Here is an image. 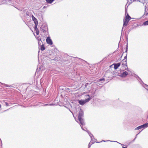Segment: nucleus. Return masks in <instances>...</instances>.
<instances>
[{
    "instance_id": "a211bd4d",
    "label": "nucleus",
    "mask_w": 148,
    "mask_h": 148,
    "mask_svg": "<svg viewBox=\"0 0 148 148\" xmlns=\"http://www.w3.org/2000/svg\"><path fill=\"white\" fill-rule=\"evenodd\" d=\"M142 86H143L145 89L148 90V86L146 84L144 83H142V84H141Z\"/></svg>"
},
{
    "instance_id": "f3484780",
    "label": "nucleus",
    "mask_w": 148,
    "mask_h": 148,
    "mask_svg": "<svg viewBox=\"0 0 148 148\" xmlns=\"http://www.w3.org/2000/svg\"><path fill=\"white\" fill-rule=\"evenodd\" d=\"M136 77L137 78V79L138 80V81L139 82L140 84H142V83H143V82L142 81L141 79L137 75H136Z\"/></svg>"
},
{
    "instance_id": "6ab92c4d",
    "label": "nucleus",
    "mask_w": 148,
    "mask_h": 148,
    "mask_svg": "<svg viewBox=\"0 0 148 148\" xmlns=\"http://www.w3.org/2000/svg\"><path fill=\"white\" fill-rule=\"evenodd\" d=\"M40 49L41 51H43L45 50V47L43 44H42V45L40 46Z\"/></svg>"
},
{
    "instance_id": "a18cd8bd",
    "label": "nucleus",
    "mask_w": 148,
    "mask_h": 148,
    "mask_svg": "<svg viewBox=\"0 0 148 148\" xmlns=\"http://www.w3.org/2000/svg\"><path fill=\"white\" fill-rule=\"evenodd\" d=\"M139 134V133H138V134H137L136 135V136H137V135H138Z\"/></svg>"
},
{
    "instance_id": "09e8293b",
    "label": "nucleus",
    "mask_w": 148,
    "mask_h": 148,
    "mask_svg": "<svg viewBox=\"0 0 148 148\" xmlns=\"http://www.w3.org/2000/svg\"><path fill=\"white\" fill-rule=\"evenodd\" d=\"M1 104H0V108H1Z\"/></svg>"
},
{
    "instance_id": "c756f323",
    "label": "nucleus",
    "mask_w": 148,
    "mask_h": 148,
    "mask_svg": "<svg viewBox=\"0 0 148 148\" xmlns=\"http://www.w3.org/2000/svg\"><path fill=\"white\" fill-rule=\"evenodd\" d=\"M59 58H55L54 59H53V60L55 61H58L59 60Z\"/></svg>"
},
{
    "instance_id": "c85d7f7f",
    "label": "nucleus",
    "mask_w": 148,
    "mask_h": 148,
    "mask_svg": "<svg viewBox=\"0 0 148 148\" xmlns=\"http://www.w3.org/2000/svg\"><path fill=\"white\" fill-rule=\"evenodd\" d=\"M36 31V33L37 35L39 34V31L38 29L35 30Z\"/></svg>"
},
{
    "instance_id": "5fc2aeb1",
    "label": "nucleus",
    "mask_w": 148,
    "mask_h": 148,
    "mask_svg": "<svg viewBox=\"0 0 148 148\" xmlns=\"http://www.w3.org/2000/svg\"><path fill=\"white\" fill-rule=\"evenodd\" d=\"M58 103V101L57 102Z\"/></svg>"
},
{
    "instance_id": "8fccbe9b",
    "label": "nucleus",
    "mask_w": 148,
    "mask_h": 148,
    "mask_svg": "<svg viewBox=\"0 0 148 148\" xmlns=\"http://www.w3.org/2000/svg\"><path fill=\"white\" fill-rule=\"evenodd\" d=\"M16 8L17 9H18V10H19V9H18V8H16Z\"/></svg>"
},
{
    "instance_id": "58836bf2",
    "label": "nucleus",
    "mask_w": 148,
    "mask_h": 148,
    "mask_svg": "<svg viewBox=\"0 0 148 148\" xmlns=\"http://www.w3.org/2000/svg\"><path fill=\"white\" fill-rule=\"evenodd\" d=\"M5 104L7 106H9V103L7 102H5Z\"/></svg>"
},
{
    "instance_id": "0eeeda50",
    "label": "nucleus",
    "mask_w": 148,
    "mask_h": 148,
    "mask_svg": "<svg viewBox=\"0 0 148 148\" xmlns=\"http://www.w3.org/2000/svg\"><path fill=\"white\" fill-rule=\"evenodd\" d=\"M47 43L49 45H52L53 44V42L50 36H48L46 39Z\"/></svg>"
},
{
    "instance_id": "7ed1b4c3",
    "label": "nucleus",
    "mask_w": 148,
    "mask_h": 148,
    "mask_svg": "<svg viewBox=\"0 0 148 148\" xmlns=\"http://www.w3.org/2000/svg\"><path fill=\"white\" fill-rule=\"evenodd\" d=\"M40 29L43 33L45 36H46L49 34L48 28L47 25H42L40 27Z\"/></svg>"
},
{
    "instance_id": "9b49d317",
    "label": "nucleus",
    "mask_w": 148,
    "mask_h": 148,
    "mask_svg": "<svg viewBox=\"0 0 148 148\" xmlns=\"http://www.w3.org/2000/svg\"><path fill=\"white\" fill-rule=\"evenodd\" d=\"M121 65V63L119 62L117 63H114L112 65L114 66V68L115 69H117Z\"/></svg>"
},
{
    "instance_id": "72a5a7b5",
    "label": "nucleus",
    "mask_w": 148,
    "mask_h": 148,
    "mask_svg": "<svg viewBox=\"0 0 148 148\" xmlns=\"http://www.w3.org/2000/svg\"><path fill=\"white\" fill-rule=\"evenodd\" d=\"M127 49H128V46H127V47H126V50H125V52H126V53H127Z\"/></svg>"
},
{
    "instance_id": "3c124183",
    "label": "nucleus",
    "mask_w": 148,
    "mask_h": 148,
    "mask_svg": "<svg viewBox=\"0 0 148 148\" xmlns=\"http://www.w3.org/2000/svg\"><path fill=\"white\" fill-rule=\"evenodd\" d=\"M70 110V111L71 112H72L71 111V110Z\"/></svg>"
},
{
    "instance_id": "b1692460",
    "label": "nucleus",
    "mask_w": 148,
    "mask_h": 148,
    "mask_svg": "<svg viewBox=\"0 0 148 148\" xmlns=\"http://www.w3.org/2000/svg\"><path fill=\"white\" fill-rule=\"evenodd\" d=\"M54 1V0H46V2L49 3L51 4Z\"/></svg>"
},
{
    "instance_id": "9d476101",
    "label": "nucleus",
    "mask_w": 148,
    "mask_h": 148,
    "mask_svg": "<svg viewBox=\"0 0 148 148\" xmlns=\"http://www.w3.org/2000/svg\"><path fill=\"white\" fill-rule=\"evenodd\" d=\"M5 2L11 5H13L14 3L13 0H5Z\"/></svg>"
},
{
    "instance_id": "423d86ee",
    "label": "nucleus",
    "mask_w": 148,
    "mask_h": 148,
    "mask_svg": "<svg viewBox=\"0 0 148 148\" xmlns=\"http://www.w3.org/2000/svg\"><path fill=\"white\" fill-rule=\"evenodd\" d=\"M127 53H126V56H125L124 59L122 61L123 62H122V64L124 66H127Z\"/></svg>"
},
{
    "instance_id": "2eb2a0df",
    "label": "nucleus",
    "mask_w": 148,
    "mask_h": 148,
    "mask_svg": "<svg viewBox=\"0 0 148 148\" xmlns=\"http://www.w3.org/2000/svg\"><path fill=\"white\" fill-rule=\"evenodd\" d=\"M107 141H110V142H117V143H118L121 144V145H123V146L124 145L121 144V143H120L118 142H117V141H111V140H102L101 142H96L97 143H100V142H107Z\"/></svg>"
},
{
    "instance_id": "a19ab883",
    "label": "nucleus",
    "mask_w": 148,
    "mask_h": 148,
    "mask_svg": "<svg viewBox=\"0 0 148 148\" xmlns=\"http://www.w3.org/2000/svg\"><path fill=\"white\" fill-rule=\"evenodd\" d=\"M18 10H21V11H24V10L23 9V10H20V9H19Z\"/></svg>"
},
{
    "instance_id": "393cba45",
    "label": "nucleus",
    "mask_w": 148,
    "mask_h": 148,
    "mask_svg": "<svg viewBox=\"0 0 148 148\" xmlns=\"http://www.w3.org/2000/svg\"><path fill=\"white\" fill-rule=\"evenodd\" d=\"M135 148H142L138 144L135 145Z\"/></svg>"
},
{
    "instance_id": "7c9ffc66",
    "label": "nucleus",
    "mask_w": 148,
    "mask_h": 148,
    "mask_svg": "<svg viewBox=\"0 0 148 148\" xmlns=\"http://www.w3.org/2000/svg\"><path fill=\"white\" fill-rule=\"evenodd\" d=\"M139 1L143 3L145 2V0H139Z\"/></svg>"
},
{
    "instance_id": "864d4df0",
    "label": "nucleus",
    "mask_w": 148,
    "mask_h": 148,
    "mask_svg": "<svg viewBox=\"0 0 148 148\" xmlns=\"http://www.w3.org/2000/svg\"><path fill=\"white\" fill-rule=\"evenodd\" d=\"M127 39H128V38H127Z\"/></svg>"
},
{
    "instance_id": "c9c22d12",
    "label": "nucleus",
    "mask_w": 148,
    "mask_h": 148,
    "mask_svg": "<svg viewBox=\"0 0 148 148\" xmlns=\"http://www.w3.org/2000/svg\"><path fill=\"white\" fill-rule=\"evenodd\" d=\"M126 68H125V69H124V70H127V71H128L130 72V71L127 68V66H126Z\"/></svg>"
},
{
    "instance_id": "aec40b11",
    "label": "nucleus",
    "mask_w": 148,
    "mask_h": 148,
    "mask_svg": "<svg viewBox=\"0 0 148 148\" xmlns=\"http://www.w3.org/2000/svg\"><path fill=\"white\" fill-rule=\"evenodd\" d=\"M80 126H81V127L82 129V130H83L84 131H86H86L87 130H87L86 128L85 127H83V125H85V124L83 125H81V124L80 123Z\"/></svg>"
},
{
    "instance_id": "1a4fd4ad",
    "label": "nucleus",
    "mask_w": 148,
    "mask_h": 148,
    "mask_svg": "<svg viewBox=\"0 0 148 148\" xmlns=\"http://www.w3.org/2000/svg\"><path fill=\"white\" fill-rule=\"evenodd\" d=\"M128 73L126 71H124L123 73H121L119 76L121 77H125L128 75Z\"/></svg>"
},
{
    "instance_id": "bb28decb",
    "label": "nucleus",
    "mask_w": 148,
    "mask_h": 148,
    "mask_svg": "<svg viewBox=\"0 0 148 148\" xmlns=\"http://www.w3.org/2000/svg\"><path fill=\"white\" fill-rule=\"evenodd\" d=\"M143 25H148V20L144 22Z\"/></svg>"
},
{
    "instance_id": "f257e3e1",
    "label": "nucleus",
    "mask_w": 148,
    "mask_h": 148,
    "mask_svg": "<svg viewBox=\"0 0 148 148\" xmlns=\"http://www.w3.org/2000/svg\"><path fill=\"white\" fill-rule=\"evenodd\" d=\"M79 112L78 118L80 123L81 125H83L84 124V120L83 119V117L84 116V112L80 108L79 109Z\"/></svg>"
},
{
    "instance_id": "49530a36",
    "label": "nucleus",
    "mask_w": 148,
    "mask_h": 148,
    "mask_svg": "<svg viewBox=\"0 0 148 148\" xmlns=\"http://www.w3.org/2000/svg\"><path fill=\"white\" fill-rule=\"evenodd\" d=\"M139 134V133H138V134H137L136 135V136H137V135H138Z\"/></svg>"
},
{
    "instance_id": "37998d69",
    "label": "nucleus",
    "mask_w": 148,
    "mask_h": 148,
    "mask_svg": "<svg viewBox=\"0 0 148 148\" xmlns=\"http://www.w3.org/2000/svg\"><path fill=\"white\" fill-rule=\"evenodd\" d=\"M123 148H127V147H124L123 146Z\"/></svg>"
},
{
    "instance_id": "cd10ccee",
    "label": "nucleus",
    "mask_w": 148,
    "mask_h": 148,
    "mask_svg": "<svg viewBox=\"0 0 148 148\" xmlns=\"http://www.w3.org/2000/svg\"><path fill=\"white\" fill-rule=\"evenodd\" d=\"M94 143H92L90 144V143H89L88 144V148H90L91 146V145Z\"/></svg>"
},
{
    "instance_id": "39448f33",
    "label": "nucleus",
    "mask_w": 148,
    "mask_h": 148,
    "mask_svg": "<svg viewBox=\"0 0 148 148\" xmlns=\"http://www.w3.org/2000/svg\"><path fill=\"white\" fill-rule=\"evenodd\" d=\"M53 105V103H48L47 104H43V103L41 102H39L38 104L36 105V106H38L39 107L41 106H52Z\"/></svg>"
},
{
    "instance_id": "4d7b16f0",
    "label": "nucleus",
    "mask_w": 148,
    "mask_h": 148,
    "mask_svg": "<svg viewBox=\"0 0 148 148\" xmlns=\"http://www.w3.org/2000/svg\"><path fill=\"white\" fill-rule=\"evenodd\" d=\"M45 6L44 7V8H45Z\"/></svg>"
},
{
    "instance_id": "a878e982",
    "label": "nucleus",
    "mask_w": 148,
    "mask_h": 148,
    "mask_svg": "<svg viewBox=\"0 0 148 148\" xmlns=\"http://www.w3.org/2000/svg\"><path fill=\"white\" fill-rule=\"evenodd\" d=\"M38 25V24H35V26L34 27V29L35 30H37V29H38L37 28Z\"/></svg>"
},
{
    "instance_id": "6e6d98bb",
    "label": "nucleus",
    "mask_w": 148,
    "mask_h": 148,
    "mask_svg": "<svg viewBox=\"0 0 148 148\" xmlns=\"http://www.w3.org/2000/svg\"><path fill=\"white\" fill-rule=\"evenodd\" d=\"M45 6L44 7V8H45Z\"/></svg>"
},
{
    "instance_id": "6e6552de",
    "label": "nucleus",
    "mask_w": 148,
    "mask_h": 148,
    "mask_svg": "<svg viewBox=\"0 0 148 148\" xmlns=\"http://www.w3.org/2000/svg\"><path fill=\"white\" fill-rule=\"evenodd\" d=\"M71 87H72L73 89H75L76 88H78L79 86L78 82L76 81L74 82L72 84Z\"/></svg>"
},
{
    "instance_id": "ddd939ff",
    "label": "nucleus",
    "mask_w": 148,
    "mask_h": 148,
    "mask_svg": "<svg viewBox=\"0 0 148 148\" xmlns=\"http://www.w3.org/2000/svg\"><path fill=\"white\" fill-rule=\"evenodd\" d=\"M32 19L33 21H34L35 24H38V21L37 19L34 17L33 15H32Z\"/></svg>"
},
{
    "instance_id": "dca6fc26",
    "label": "nucleus",
    "mask_w": 148,
    "mask_h": 148,
    "mask_svg": "<svg viewBox=\"0 0 148 148\" xmlns=\"http://www.w3.org/2000/svg\"><path fill=\"white\" fill-rule=\"evenodd\" d=\"M86 132H87L89 136L90 137L91 140L94 138L93 135L88 130H87Z\"/></svg>"
},
{
    "instance_id": "f704fd0d",
    "label": "nucleus",
    "mask_w": 148,
    "mask_h": 148,
    "mask_svg": "<svg viewBox=\"0 0 148 148\" xmlns=\"http://www.w3.org/2000/svg\"><path fill=\"white\" fill-rule=\"evenodd\" d=\"M129 21L125 19H124V20H123V21H125V22L127 23H128Z\"/></svg>"
},
{
    "instance_id": "de8ad7c7",
    "label": "nucleus",
    "mask_w": 148,
    "mask_h": 148,
    "mask_svg": "<svg viewBox=\"0 0 148 148\" xmlns=\"http://www.w3.org/2000/svg\"><path fill=\"white\" fill-rule=\"evenodd\" d=\"M136 138H136L134 139V140H133V141H134L135 140V139Z\"/></svg>"
},
{
    "instance_id": "f8f14e48",
    "label": "nucleus",
    "mask_w": 148,
    "mask_h": 148,
    "mask_svg": "<svg viewBox=\"0 0 148 148\" xmlns=\"http://www.w3.org/2000/svg\"><path fill=\"white\" fill-rule=\"evenodd\" d=\"M88 84L89 83H86L84 85V87L83 88L84 90H85L86 89L88 90L89 89L90 86L88 85Z\"/></svg>"
},
{
    "instance_id": "4468645a",
    "label": "nucleus",
    "mask_w": 148,
    "mask_h": 148,
    "mask_svg": "<svg viewBox=\"0 0 148 148\" xmlns=\"http://www.w3.org/2000/svg\"><path fill=\"white\" fill-rule=\"evenodd\" d=\"M147 10L146 11V7H145V12L144 14L142 16V17L143 18H144L145 17V16H147L148 17V10L147 9Z\"/></svg>"
},
{
    "instance_id": "603ef678",
    "label": "nucleus",
    "mask_w": 148,
    "mask_h": 148,
    "mask_svg": "<svg viewBox=\"0 0 148 148\" xmlns=\"http://www.w3.org/2000/svg\"><path fill=\"white\" fill-rule=\"evenodd\" d=\"M125 13H126V10H125Z\"/></svg>"
},
{
    "instance_id": "79ce46f5",
    "label": "nucleus",
    "mask_w": 148,
    "mask_h": 148,
    "mask_svg": "<svg viewBox=\"0 0 148 148\" xmlns=\"http://www.w3.org/2000/svg\"><path fill=\"white\" fill-rule=\"evenodd\" d=\"M82 85L81 86V88H82L83 87V84H82Z\"/></svg>"
},
{
    "instance_id": "2f4dec72",
    "label": "nucleus",
    "mask_w": 148,
    "mask_h": 148,
    "mask_svg": "<svg viewBox=\"0 0 148 148\" xmlns=\"http://www.w3.org/2000/svg\"><path fill=\"white\" fill-rule=\"evenodd\" d=\"M79 59L80 60V61H81V62L84 61V62H85L86 63H87V62L85 60H83L79 58Z\"/></svg>"
},
{
    "instance_id": "473e14b6",
    "label": "nucleus",
    "mask_w": 148,
    "mask_h": 148,
    "mask_svg": "<svg viewBox=\"0 0 148 148\" xmlns=\"http://www.w3.org/2000/svg\"><path fill=\"white\" fill-rule=\"evenodd\" d=\"M41 42H42V41H39L38 42V43L39 46L40 45V46L41 45Z\"/></svg>"
},
{
    "instance_id": "f03ea898",
    "label": "nucleus",
    "mask_w": 148,
    "mask_h": 148,
    "mask_svg": "<svg viewBox=\"0 0 148 148\" xmlns=\"http://www.w3.org/2000/svg\"><path fill=\"white\" fill-rule=\"evenodd\" d=\"M87 96L88 97L85 99V100H80L79 101V103L81 105H83L87 102H88L94 96V94L90 95H87Z\"/></svg>"
},
{
    "instance_id": "20e7f679",
    "label": "nucleus",
    "mask_w": 148,
    "mask_h": 148,
    "mask_svg": "<svg viewBox=\"0 0 148 148\" xmlns=\"http://www.w3.org/2000/svg\"><path fill=\"white\" fill-rule=\"evenodd\" d=\"M147 127H148V123H146L138 127L135 130H138L142 128L144 129Z\"/></svg>"
},
{
    "instance_id": "5701e85b",
    "label": "nucleus",
    "mask_w": 148,
    "mask_h": 148,
    "mask_svg": "<svg viewBox=\"0 0 148 148\" xmlns=\"http://www.w3.org/2000/svg\"><path fill=\"white\" fill-rule=\"evenodd\" d=\"M127 24H128L125 21H123V28L122 29V30H123V27L124 26H126L127 25Z\"/></svg>"
},
{
    "instance_id": "e433bc0d",
    "label": "nucleus",
    "mask_w": 148,
    "mask_h": 148,
    "mask_svg": "<svg viewBox=\"0 0 148 148\" xmlns=\"http://www.w3.org/2000/svg\"><path fill=\"white\" fill-rule=\"evenodd\" d=\"M57 98H56L55 100H54V102H57V101H58V100H57Z\"/></svg>"
},
{
    "instance_id": "412c9836",
    "label": "nucleus",
    "mask_w": 148,
    "mask_h": 148,
    "mask_svg": "<svg viewBox=\"0 0 148 148\" xmlns=\"http://www.w3.org/2000/svg\"><path fill=\"white\" fill-rule=\"evenodd\" d=\"M131 18L130 16L127 13V15L125 16V19L127 20L130 21Z\"/></svg>"
},
{
    "instance_id": "ea45409f",
    "label": "nucleus",
    "mask_w": 148,
    "mask_h": 148,
    "mask_svg": "<svg viewBox=\"0 0 148 148\" xmlns=\"http://www.w3.org/2000/svg\"><path fill=\"white\" fill-rule=\"evenodd\" d=\"M38 41H41V38H39V37H38Z\"/></svg>"
},
{
    "instance_id": "4c0bfd02",
    "label": "nucleus",
    "mask_w": 148,
    "mask_h": 148,
    "mask_svg": "<svg viewBox=\"0 0 148 148\" xmlns=\"http://www.w3.org/2000/svg\"><path fill=\"white\" fill-rule=\"evenodd\" d=\"M99 80L100 81H102V80H105V79L104 78H102V79H99Z\"/></svg>"
},
{
    "instance_id": "4be33fe9",
    "label": "nucleus",
    "mask_w": 148,
    "mask_h": 148,
    "mask_svg": "<svg viewBox=\"0 0 148 148\" xmlns=\"http://www.w3.org/2000/svg\"><path fill=\"white\" fill-rule=\"evenodd\" d=\"M0 83H1V84L4 85L5 86L7 87H13L12 85H10L9 86V85H8L6 84H3V83H1L0 82Z\"/></svg>"
},
{
    "instance_id": "c03bdc74",
    "label": "nucleus",
    "mask_w": 148,
    "mask_h": 148,
    "mask_svg": "<svg viewBox=\"0 0 148 148\" xmlns=\"http://www.w3.org/2000/svg\"><path fill=\"white\" fill-rule=\"evenodd\" d=\"M131 30V29H130L129 30H128V33H129L130 31Z\"/></svg>"
}]
</instances>
